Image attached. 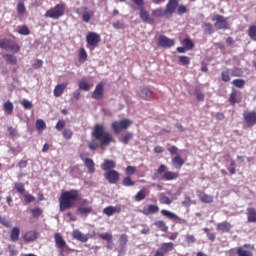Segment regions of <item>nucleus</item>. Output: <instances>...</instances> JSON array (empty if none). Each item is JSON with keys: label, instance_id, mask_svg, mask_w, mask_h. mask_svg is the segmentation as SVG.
<instances>
[{"label": "nucleus", "instance_id": "nucleus-35", "mask_svg": "<svg viewBox=\"0 0 256 256\" xmlns=\"http://www.w3.org/2000/svg\"><path fill=\"white\" fill-rule=\"evenodd\" d=\"M148 195H149V191L145 188H142L139 192H137L134 199L135 201L140 202V201H143V199H145V197H147Z\"/></svg>", "mask_w": 256, "mask_h": 256}, {"label": "nucleus", "instance_id": "nucleus-42", "mask_svg": "<svg viewBox=\"0 0 256 256\" xmlns=\"http://www.w3.org/2000/svg\"><path fill=\"white\" fill-rule=\"evenodd\" d=\"M160 213L161 215H163V217H166L167 219H171V221H174V219H177V214L169 210L162 209Z\"/></svg>", "mask_w": 256, "mask_h": 256}, {"label": "nucleus", "instance_id": "nucleus-3", "mask_svg": "<svg viewBox=\"0 0 256 256\" xmlns=\"http://www.w3.org/2000/svg\"><path fill=\"white\" fill-rule=\"evenodd\" d=\"M154 179H161V181H175V179H179V172L167 171V166L161 164L154 173Z\"/></svg>", "mask_w": 256, "mask_h": 256}, {"label": "nucleus", "instance_id": "nucleus-2", "mask_svg": "<svg viewBox=\"0 0 256 256\" xmlns=\"http://www.w3.org/2000/svg\"><path fill=\"white\" fill-rule=\"evenodd\" d=\"M76 201H81V193L77 189L66 190L59 197V211H67L75 206Z\"/></svg>", "mask_w": 256, "mask_h": 256}, {"label": "nucleus", "instance_id": "nucleus-23", "mask_svg": "<svg viewBox=\"0 0 256 256\" xmlns=\"http://www.w3.org/2000/svg\"><path fill=\"white\" fill-rule=\"evenodd\" d=\"M120 211V206H107L103 209V213L104 215H107V217H111V215H115V213H119Z\"/></svg>", "mask_w": 256, "mask_h": 256}, {"label": "nucleus", "instance_id": "nucleus-48", "mask_svg": "<svg viewBox=\"0 0 256 256\" xmlns=\"http://www.w3.org/2000/svg\"><path fill=\"white\" fill-rule=\"evenodd\" d=\"M78 59L81 63H85V61H87V51L85 48H80Z\"/></svg>", "mask_w": 256, "mask_h": 256}, {"label": "nucleus", "instance_id": "nucleus-16", "mask_svg": "<svg viewBox=\"0 0 256 256\" xmlns=\"http://www.w3.org/2000/svg\"><path fill=\"white\" fill-rule=\"evenodd\" d=\"M229 103L231 105H237V103H241V91L232 89L229 95Z\"/></svg>", "mask_w": 256, "mask_h": 256}, {"label": "nucleus", "instance_id": "nucleus-43", "mask_svg": "<svg viewBox=\"0 0 256 256\" xmlns=\"http://www.w3.org/2000/svg\"><path fill=\"white\" fill-rule=\"evenodd\" d=\"M221 80L224 83H229V81H231V74L229 72V69H226V70L221 72Z\"/></svg>", "mask_w": 256, "mask_h": 256}, {"label": "nucleus", "instance_id": "nucleus-53", "mask_svg": "<svg viewBox=\"0 0 256 256\" xmlns=\"http://www.w3.org/2000/svg\"><path fill=\"white\" fill-rule=\"evenodd\" d=\"M232 85H234V87H238V89H243V87H245V80L235 79L232 81Z\"/></svg>", "mask_w": 256, "mask_h": 256}, {"label": "nucleus", "instance_id": "nucleus-49", "mask_svg": "<svg viewBox=\"0 0 256 256\" xmlns=\"http://www.w3.org/2000/svg\"><path fill=\"white\" fill-rule=\"evenodd\" d=\"M122 185H124V187H133V185H135V181L131 179V176H127L123 179Z\"/></svg>", "mask_w": 256, "mask_h": 256}, {"label": "nucleus", "instance_id": "nucleus-29", "mask_svg": "<svg viewBox=\"0 0 256 256\" xmlns=\"http://www.w3.org/2000/svg\"><path fill=\"white\" fill-rule=\"evenodd\" d=\"M6 51H11L12 53H19L21 51V46L13 40H9L8 42V48Z\"/></svg>", "mask_w": 256, "mask_h": 256}, {"label": "nucleus", "instance_id": "nucleus-30", "mask_svg": "<svg viewBox=\"0 0 256 256\" xmlns=\"http://www.w3.org/2000/svg\"><path fill=\"white\" fill-rule=\"evenodd\" d=\"M202 29L205 35H213V33H215V27L209 22L202 23Z\"/></svg>", "mask_w": 256, "mask_h": 256}, {"label": "nucleus", "instance_id": "nucleus-50", "mask_svg": "<svg viewBox=\"0 0 256 256\" xmlns=\"http://www.w3.org/2000/svg\"><path fill=\"white\" fill-rule=\"evenodd\" d=\"M26 11H27V8L25 7V3L19 2L17 4V13H18V15H25Z\"/></svg>", "mask_w": 256, "mask_h": 256}, {"label": "nucleus", "instance_id": "nucleus-1", "mask_svg": "<svg viewBox=\"0 0 256 256\" xmlns=\"http://www.w3.org/2000/svg\"><path fill=\"white\" fill-rule=\"evenodd\" d=\"M92 137L95 138V141L89 143L88 147L90 151H97L99 147H109L111 143H115L113 134L107 132L103 124H95L92 130ZM97 141H99L100 144Z\"/></svg>", "mask_w": 256, "mask_h": 256}, {"label": "nucleus", "instance_id": "nucleus-12", "mask_svg": "<svg viewBox=\"0 0 256 256\" xmlns=\"http://www.w3.org/2000/svg\"><path fill=\"white\" fill-rule=\"evenodd\" d=\"M179 7V0H168L166 7H165V13L168 15L169 19L173 17V13L177 11Z\"/></svg>", "mask_w": 256, "mask_h": 256}, {"label": "nucleus", "instance_id": "nucleus-57", "mask_svg": "<svg viewBox=\"0 0 256 256\" xmlns=\"http://www.w3.org/2000/svg\"><path fill=\"white\" fill-rule=\"evenodd\" d=\"M185 241L188 243V245H191L193 243H197V238H195V235L187 234L185 236Z\"/></svg>", "mask_w": 256, "mask_h": 256}, {"label": "nucleus", "instance_id": "nucleus-25", "mask_svg": "<svg viewBox=\"0 0 256 256\" xmlns=\"http://www.w3.org/2000/svg\"><path fill=\"white\" fill-rule=\"evenodd\" d=\"M68 85L69 84L67 82L56 85L54 88V97H61Z\"/></svg>", "mask_w": 256, "mask_h": 256}, {"label": "nucleus", "instance_id": "nucleus-18", "mask_svg": "<svg viewBox=\"0 0 256 256\" xmlns=\"http://www.w3.org/2000/svg\"><path fill=\"white\" fill-rule=\"evenodd\" d=\"M80 159L85 164V167L88 169V172L93 174L95 173V162L91 158H83V154H80Z\"/></svg>", "mask_w": 256, "mask_h": 256}, {"label": "nucleus", "instance_id": "nucleus-37", "mask_svg": "<svg viewBox=\"0 0 256 256\" xmlns=\"http://www.w3.org/2000/svg\"><path fill=\"white\" fill-rule=\"evenodd\" d=\"M47 129V124L45 123V120L43 119H37L36 120V130L38 133H43Z\"/></svg>", "mask_w": 256, "mask_h": 256}, {"label": "nucleus", "instance_id": "nucleus-47", "mask_svg": "<svg viewBox=\"0 0 256 256\" xmlns=\"http://www.w3.org/2000/svg\"><path fill=\"white\" fill-rule=\"evenodd\" d=\"M14 189H16L17 193H20V195H23L25 193V184L21 182H16L14 184Z\"/></svg>", "mask_w": 256, "mask_h": 256}, {"label": "nucleus", "instance_id": "nucleus-61", "mask_svg": "<svg viewBox=\"0 0 256 256\" xmlns=\"http://www.w3.org/2000/svg\"><path fill=\"white\" fill-rule=\"evenodd\" d=\"M20 103L24 109H33V103L27 99H23Z\"/></svg>", "mask_w": 256, "mask_h": 256}, {"label": "nucleus", "instance_id": "nucleus-31", "mask_svg": "<svg viewBox=\"0 0 256 256\" xmlns=\"http://www.w3.org/2000/svg\"><path fill=\"white\" fill-rule=\"evenodd\" d=\"M151 95H153V91H151L149 87H143L140 89L139 97H141V99H145L147 101L149 100L148 97H151Z\"/></svg>", "mask_w": 256, "mask_h": 256}, {"label": "nucleus", "instance_id": "nucleus-24", "mask_svg": "<svg viewBox=\"0 0 256 256\" xmlns=\"http://www.w3.org/2000/svg\"><path fill=\"white\" fill-rule=\"evenodd\" d=\"M141 213H143V215H152L155 213H159V206L155 204H149L147 208L141 211Z\"/></svg>", "mask_w": 256, "mask_h": 256}, {"label": "nucleus", "instance_id": "nucleus-20", "mask_svg": "<svg viewBox=\"0 0 256 256\" xmlns=\"http://www.w3.org/2000/svg\"><path fill=\"white\" fill-rule=\"evenodd\" d=\"M37 231L35 230H30V231H27L24 235H23V240L26 242V243H33V241H36L37 240Z\"/></svg>", "mask_w": 256, "mask_h": 256}, {"label": "nucleus", "instance_id": "nucleus-9", "mask_svg": "<svg viewBox=\"0 0 256 256\" xmlns=\"http://www.w3.org/2000/svg\"><path fill=\"white\" fill-rule=\"evenodd\" d=\"M54 241L56 248L60 250L59 256H65V249H67V242L61 235V233L54 234Z\"/></svg>", "mask_w": 256, "mask_h": 256}, {"label": "nucleus", "instance_id": "nucleus-13", "mask_svg": "<svg viewBox=\"0 0 256 256\" xmlns=\"http://www.w3.org/2000/svg\"><path fill=\"white\" fill-rule=\"evenodd\" d=\"M105 179L111 185H115L119 181V172L117 170H109L104 174Z\"/></svg>", "mask_w": 256, "mask_h": 256}, {"label": "nucleus", "instance_id": "nucleus-33", "mask_svg": "<svg viewBox=\"0 0 256 256\" xmlns=\"http://www.w3.org/2000/svg\"><path fill=\"white\" fill-rule=\"evenodd\" d=\"M198 198L202 203H213V196L206 194L205 192H199Z\"/></svg>", "mask_w": 256, "mask_h": 256}, {"label": "nucleus", "instance_id": "nucleus-56", "mask_svg": "<svg viewBox=\"0 0 256 256\" xmlns=\"http://www.w3.org/2000/svg\"><path fill=\"white\" fill-rule=\"evenodd\" d=\"M0 225H3L7 229H10L11 221L0 215Z\"/></svg>", "mask_w": 256, "mask_h": 256}, {"label": "nucleus", "instance_id": "nucleus-26", "mask_svg": "<svg viewBox=\"0 0 256 256\" xmlns=\"http://www.w3.org/2000/svg\"><path fill=\"white\" fill-rule=\"evenodd\" d=\"M185 165V160L181 158V155L177 154L174 158H172V166L174 169H181Z\"/></svg>", "mask_w": 256, "mask_h": 256}, {"label": "nucleus", "instance_id": "nucleus-4", "mask_svg": "<svg viewBox=\"0 0 256 256\" xmlns=\"http://www.w3.org/2000/svg\"><path fill=\"white\" fill-rule=\"evenodd\" d=\"M65 9H67L65 3L56 4L55 7L47 10L44 16L49 19H59L65 15Z\"/></svg>", "mask_w": 256, "mask_h": 256}, {"label": "nucleus", "instance_id": "nucleus-41", "mask_svg": "<svg viewBox=\"0 0 256 256\" xmlns=\"http://www.w3.org/2000/svg\"><path fill=\"white\" fill-rule=\"evenodd\" d=\"M78 87L82 91H91V87H93V85L87 83L85 80H80L78 81Z\"/></svg>", "mask_w": 256, "mask_h": 256}, {"label": "nucleus", "instance_id": "nucleus-34", "mask_svg": "<svg viewBox=\"0 0 256 256\" xmlns=\"http://www.w3.org/2000/svg\"><path fill=\"white\" fill-rule=\"evenodd\" d=\"M13 109H14L13 102L8 100L3 104V111L5 115H13Z\"/></svg>", "mask_w": 256, "mask_h": 256}, {"label": "nucleus", "instance_id": "nucleus-10", "mask_svg": "<svg viewBox=\"0 0 256 256\" xmlns=\"http://www.w3.org/2000/svg\"><path fill=\"white\" fill-rule=\"evenodd\" d=\"M77 13L81 14L83 23H89L91 18L95 17V11L89 9L87 6H82L79 10H77Z\"/></svg>", "mask_w": 256, "mask_h": 256}, {"label": "nucleus", "instance_id": "nucleus-62", "mask_svg": "<svg viewBox=\"0 0 256 256\" xmlns=\"http://www.w3.org/2000/svg\"><path fill=\"white\" fill-rule=\"evenodd\" d=\"M176 11L179 15H185V13L189 11V9L185 5H178V8L176 9Z\"/></svg>", "mask_w": 256, "mask_h": 256}, {"label": "nucleus", "instance_id": "nucleus-19", "mask_svg": "<svg viewBox=\"0 0 256 256\" xmlns=\"http://www.w3.org/2000/svg\"><path fill=\"white\" fill-rule=\"evenodd\" d=\"M73 239H76V241H80L81 243H87L89 241V236L86 234H83V232L79 230H74L72 232Z\"/></svg>", "mask_w": 256, "mask_h": 256}, {"label": "nucleus", "instance_id": "nucleus-17", "mask_svg": "<svg viewBox=\"0 0 256 256\" xmlns=\"http://www.w3.org/2000/svg\"><path fill=\"white\" fill-rule=\"evenodd\" d=\"M216 229L217 231H221L222 233H231L233 225H231V223H229L228 221H223L216 225Z\"/></svg>", "mask_w": 256, "mask_h": 256}, {"label": "nucleus", "instance_id": "nucleus-54", "mask_svg": "<svg viewBox=\"0 0 256 256\" xmlns=\"http://www.w3.org/2000/svg\"><path fill=\"white\" fill-rule=\"evenodd\" d=\"M19 35H31V30H29V27L27 26H20L18 28Z\"/></svg>", "mask_w": 256, "mask_h": 256}, {"label": "nucleus", "instance_id": "nucleus-38", "mask_svg": "<svg viewBox=\"0 0 256 256\" xmlns=\"http://www.w3.org/2000/svg\"><path fill=\"white\" fill-rule=\"evenodd\" d=\"M21 235V229L19 227H13L10 234L11 241H17Z\"/></svg>", "mask_w": 256, "mask_h": 256}, {"label": "nucleus", "instance_id": "nucleus-27", "mask_svg": "<svg viewBox=\"0 0 256 256\" xmlns=\"http://www.w3.org/2000/svg\"><path fill=\"white\" fill-rule=\"evenodd\" d=\"M247 221L248 223H256V209L255 208H247Z\"/></svg>", "mask_w": 256, "mask_h": 256}, {"label": "nucleus", "instance_id": "nucleus-46", "mask_svg": "<svg viewBox=\"0 0 256 256\" xmlns=\"http://www.w3.org/2000/svg\"><path fill=\"white\" fill-rule=\"evenodd\" d=\"M194 94L196 95V98L198 101H204L205 100V94L201 91L200 87H195Z\"/></svg>", "mask_w": 256, "mask_h": 256}, {"label": "nucleus", "instance_id": "nucleus-8", "mask_svg": "<svg viewBox=\"0 0 256 256\" xmlns=\"http://www.w3.org/2000/svg\"><path fill=\"white\" fill-rule=\"evenodd\" d=\"M131 125H133L132 120L123 119L121 121H114L111 126H112V130L114 131V133H121V131H123L125 129H129V127H131Z\"/></svg>", "mask_w": 256, "mask_h": 256}, {"label": "nucleus", "instance_id": "nucleus-40", "mask_svg": "<svg viewBox=\"0 0 256 256\" xmlns=\"http://www.w3.org/2000/svg\"><path fill=\"white\" fill-rule=\"evenodd\" d=\"M154 225H155V227H157V229H160V231H163L164 233L169 230V227L167 226V224L163 220L155 221Z\"/></svg>", "mask_w": 256, "mask_h": 256}, {"label": "nucleus", "instance_id": "nucleus-45", "mask_svg": "<svg viewBox=\"0 0 256 256\" xmlns=\"http://www.w3.org/2000/svg\"><path fill=\"white\" fill-rule=\"evenodd\" d=\"M247 33L252 41H256V25L250 26Z\"/></svg>", "mask_w": 256, "mask_h": 256}, {"label": "nucleus", "instance_id": "nucleus-64", "mask_svg": "<svg viewBox=\"0 0 256 256\" xmlns=\"http://www.w3.org/2000/svg\"><path fill=\"white\" fill-rule=\"evenodd\" d=\"M112 27H114V29H125V22L117 20L112 24Z\"/></svg>", "mask_w": 256, "mask_h": 256}, {"label": "nucleus", "instance_id": "nucleus-28", "mask_svg": "<svg viewBox=\"0 0 256 256\" xmlns=\"http://www.w3.org/2000/svg\"><path fill=\"white\" fill-rule=\"evenodd\" d=\"M152 17H157V18H161V17H165V19H170L169 15L166 14L165 10H163L162 8H156L154 10H152L151 12Z\"/></svg>", "mask_w": 256, "mask_h": 256}, {"label": "nucleus", "instance_id": "nucleus-59", "mask_svg": "<svg viewBox=\"0 0 256 256\" xmlns=\"http://www.w3.org/2000/svg\"><path fill=\"white\" fill-rule=\"evenodd\" d=\"M63 137H64V139L69 141V139L73 138V131L71 129H64L63 130Z\"/></svg>", "mask_w": 256, "mask_h": 256}, {"label": "nucleus", "instance_id": "nucleus-63", "mask_svg": "<svg viewBox=\"0 0 256 256\" xmlns=\"http://www.w3.org/2000/svg\"><path fill=\"white\" fill-rule=\"evenodd\" d=\"M179 63H181V65H189L191 63V59L188 56H180Z\"/></svg>", "mask_w": 256, "mask_h": 256}, {"label": "nucleus", "instance_id": "nucleus-15", "mask_svg": "<svg viewBox=\"0 0 256 256\" xmlns=\"http://www.w3.org/2000/svg\"><path fill=\"white\" fill-rule=\"evenodd\" d=\"M104 87L105 85L103 84V82H99L96 85L94 91L92 92V99H103Z\"/></svg>", "mask_w": 256, "mask_h": 256}, {"label": "nucleus", "instance_id": "nucleus-11", "mask_svg": "<svg viewBox=\"0 0 256 256\" xmlns=\"http://www.w3.org/2000/svg\"><path fill=\"white\" fill-rule=\"evenodd\" d=\"M243 120L247 127H254V125H256V111H244Z\"/></svg>", "mask_w": 256, "mask_h": 256}, {"label": "nucleus", "instance_id": "nucleus-36", "mask_svg": "<svg viewBox=\"0 0 256 256\" xmlns=\"http://www.w3.org/2000/svg\"><path fill=\"white\" fill-rule=\"evenodd\" d=\"M77 213H79V215H83L84 217H87V215L93 213V207H91V206L78 207Z\"/></svg>", "mask_w": 256, "mask_h": 256}, {"label": "nucleus", "instance_id": "nucleus-58", "mask_svg": "<svg viewBox=\"0 0 256 256\" xmlns=\"http://www.w3.org/2000/svg\"><path fill=\"white\" fill-rule=\"evenodd\" d=\"M203 231H204V233H206L207 238L209 239V241H212V242L215 241V239L217 237L215 235V233L210 232L209 228H204Z\"/></svg>", "mask_w": 256, "mask_h": 256}, {"label": "nucleus", "instance_id": "nucleus-51", "mask_svg": "<svg viewBox=\"0 0 256 256\" xmlns=\"http://www.w3.org/2000/svg\"><path fill=\"white\" fill-rule=\"evenodd\" d=\"M129 241V236L127 234H121L119 237V245L120 247H125L127 245V242Z\"/></svg>", "mask_w": 256, "mask_h": 256}, {"label": "nucleus", "instance_id": "nucleus-32", "mask_svg": "<svg viewBox=\"0 0 256 256\" xmlns=\"http://www.w3.org/2000/svg\"><path fill=\"white\" fill-rule=\"evenodd\" d=\"M181 45H183L187 51H193V49H195V42H193V40L190 38H184Z\"/></svg>", "mask_w": 256, "mask_h": 256}, {"label": "nucleus", "instance_id": "nucleus-7", "mask_svg": "<svg viewBox=\"0 0 256 256\" xmlns=\"http://www.w3.org/2000/svg\"><path fill=\"white\" fill-rule=\"evenodd\" d=\"M214 22V27L218 31L229 29V20L220 14H216L211 19Z\"/></svg>", "mask_w": 256, "mask_h": 256}, {"label": "nucleus", "instance_id": "nucleus-5", "mask_svg": "<svg viewBox=\"0 0 256 256\" xmlns=\"http://www.w3.org/2000/svg\"><path fill=\"white\" fill-rule=\"evenodd\" d=\"M133 3L136 4L137 7H139V15H140V19L144 22V23H153L155 20L153 18H151V16L149 15V11H147L145 9V0H131Z\"/></svg>", "mask_w": 256, "mask_h": 256}, {"label": "nucleus", "instance_id": "nucleus-6", "mask_svg": "<svg viewBox=\"0 0 256 256\" xmlns=\"http://www.w3.org/2000/svg\"><path fill=\"white\" fill-rule=\"evenodd\" d=\"M86 47L93 51V48L97 47L101 43V35L95 32H88L86 35Z\"/></svg>", "mask_w": 256, "mask_h": 256}, {"label": "nucleus", "instance_id": "nucleus-55", "mask_svg": "<svg viewBox=\"0 0 256 256\" xmlns=\"http://www.w3.org/2000/svg\"><path fill=\"white\" fill-rule=\"evenodd\" d=\"M98 237L103 241H113V235L111 233L98 234Z\"/></svg>", "mask_w": 256, "mask_h": 256}, {"label": "nucleus", "instance_id": "nucleus-60", "mask_svg": "<svg viewBox=\"0 0 256 256\" xmlns=\"http://www.w3.org/2000/svg\"><path fill=\"white\" fill-rule=\"evenodd\" d=\"M126 175H135L137 173V168L135 166H127L125 169Z\"/></svg>", "mask_w": 256, "mask_h": 256}, {"label": "nucleus", "instance_id": "nucleus-22", "mask_svg": "<svg viewBox=\"0 0 256 256\" xmlns=\"http://www.w3.org/2000/svg\"><path fill=\"white\" fill-rule=\"evenodd\" d=\"M247 247H251L249 244H244L243 246H240L237 248L236 253L238 256H253V252L250 250H247Z\"/></svg>", "mask_w": 256, "mask_h": 256}, {"label": "nucleus", "instance_id": "nucleus-21", "mask_svg": "<svg viewBox=\"0 0 256 256\" xmlns=\"http://www.w3.org/2000/svg\"><path fill=\"white\" fill-rule=\"evenodd\" d=\"M115 167H117V164H115V161L113 160H109V159H105L104 162L101 164V169L103 171H113V169H115Z\"/></svg>", "mask_w": 256, "mask_h": 256}, {"label": "nucleus", "instance_id": "nucleus-14", "mask_svg": "<svg viewBox=\"0 0 256 256\" xmlns=\"http://www.w3.org/2000/svg\"><path fill=\"white\" fill-rule=\"evenodd\" d=\"M175 45V40L167 38L165 35H160L158 39V47H163L164 49L173 47Z\"/></svg>", "mask_w": 256, "mask_h": 256}, {"label": "nucleus", "instance_id": "nucleus-39", "mask_svg": "<svg viewBox=\"0 0 256 256\" xmlns=\"http://www.w3.org/2000/svg\"><path fill=\"white\" fill-rule=\"evenodd\" d=\"M3 59L10 65H17V57L13 54H4Z\"/></svg>", "mask_w": 256, "mask_h": 256}, {"label": "nucleus", "instance_id": "nucleus-44", "mask_svg": "<svg viewBox=\"0 0 256 256\" xmlns=\"http://www.w3.org/2000/svg\"><path fill=\"white\" fill-rule=\"evenodd\" d=\"M30 212L34 219H39V217H41L43 215V209H41V208L30 209Z\"/></svg>", "mask_w": 256, "mask_h": 256}, {"label": "nucleus", "instance_id": "nucleus-52", "mask_svg": "<svg viewBox=\"0 0 256 256\" xmlns=\"http://www.w3.org/2000/svg\"><path fill=\"white\" fill-rule=\"evenodd\" d=\"M243 75V69L239 68V67H234L231 70V76L232 77H241Z\"/></svg>", "mask_w": 256, "mask_h": 256}]
</instances>
